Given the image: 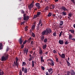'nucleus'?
Segmentation results:
<instances>
[{
	"instance_id": "obj_1",
	"label": "nucleus",
	"mask_w": 75,
	"mask_h": 75,
	"mask_svg": "<svg viewBox=\"0 0 75 75\" xmlns=\"http://www.w3.org/2000/svg\"><path fill=\"white\" fill-rule=\"evenodd\" d=\"M52 33V30L51 29L49 28H47L45 30L43 31L42 33V35L41 36L40 39L41 40L43 41L44 40V35H49L51 33Z\"/></svg>"
},
{
	"instance_id": "obj_2",
	"label": "nucleus",
	"mask_w": 75,
	"mask_h": 75,
	"mask_svg": "<svg viewBox=\"0 0 75 75\" xmlns=\"http://www.w3.org/2000/svg\"><path fill=\"white\" fill-rule=\"evenodd\" d=\"M8 55H7L5 56H3L1 58V61H6L7 59H8Z\"/></svg>"
},
{
	"instance_id": "obj_3",
	"label": "nucleus",
	"mask_w": 75,
	"mask_h": 75,
	"mask_svg": "<svg viewBox=\"0 0 75 75\" xmlns=\"http://www.w3.org/2000/svg\"><path fill=\"white\" fill-rule=\"evenodd\" d=\"M23 17L24 20L27 21L29 19V17L28 16H26V14H23Z\"/></svg>"
},
{
	"instance_id": "obj_4",
	"label": "nucleus",
	"mask_w": 75,
	"mask_h": 75,
	"mask_svg": "<svg viewBox=\"0 0 75 75\" xmlns=\"http://www.w3.org/2000/svg\"><path fill=\"white\" fill-rule=\"evenodd\" d=\"M23 41H24V40L22 39L21 38H20L18 40V42L21 45L22 44V42H23Z\"/></svg>"
},
{
	"instance_id": "obj_5",
	"label": "nucleus",
	"mask_w": 75,
	"mask_h": 75,
	"mask_svg": "<svg viewBox=\"0 0 75 75\" xmlns=\"http://www.w3.org/2000/svg\"><path fill=\"white\" fill-rule=\"evenodd\" d=\"M61 10H63L64 11H68V9L65 7L62 6V7L60 8Z\"/></svg>"
},
{
	"instance_id": "obj_6",
	"label": "nucleus",
	"mask_w": 75,
	"mask_h": 75,
	"mask_svg": "<svg viewBox=\"0 0 75 75\" xmlns=\"http://www.w3.org/2000/svg\"><path fill=\"white\" fill-rule=\"evenodd\" d=\"M70 74L71 75H75V71L74 70H71L70 71Z\"/></svg>"
},
{
	"instance_id": "obj_7",
	"label": "nucleus",
	"mask_w": 75,
	"mask_h": 75,
	"mask_svg": "<svg viewBox=\"0 0 75 75\" xmlns=\"http://www.w3.org/2000/svg\"><path fill=\"white\" fill-rule=\"evenodd\" d=\"M33 6H34V5H33V4H31L28 6L29 9H30V10H31V8H33Z\"/></svg>"
},
{
	"instance_id": "obj_8",
	"label": "nucleus",
	"mask_w": 75,
	"mask_h": 75,
	"mask_svg": "<svg viewBox=\"0 0 75 75\" xmlns=\"http://www.w3.org/2000/svg\"><path fill=\"white\" fill-rule=\"evenodd\" d=\"M59 43L60 44H61V45H62V44H64V41L62 40H59Z\"/></svg>"
},
{
	"instance_id": "obj_9",
	"label": "nucleus",
	"mask_w": 75,
	"mask_h": 75,
	"mask_svg": "<svg viewBox=\"0 0 75 75\" xmlns=\"http://www.w3.org/2000/svg\"><path fill=\"white\" fill-rule=\"evenodd\" d=\"M66 61L67 63V66H68L69 67H71V64H70V63L69 62H68L67 60Z\"/></svg>"
},
{
	"instance_id": "obj_10",
	"label": "nucleus",
	"mask_w": 75,
	"mask_h": 75,
	"mask_svg": "<svg viewBox=\"0 0 75 75\" xmlns=\"http://www.w3.org/2000/svg\"><path fill=\"white\" fill-rule=\"evenodd\" d=\"M39 54L40 55H42V54L43 53V52H42V50H41V49H40L39 50Z\"/></svg>"
},
{
	"instance_id": "obj_11",
	"label": "nucleus",
	"mask_w": 75,
	"mask_h": 75,
	"mask_svg": "<svg viewBox=\"0 0 75 75\" xmlns=\"http://www.w3.org/2000/svg\"><path fill=\"white\" fill-rule=\"evenodd\" d=\"M60 57H61L62 58L64 59L65 57V55L63 53L62 54Z\"/></svg>"
},
{
	"instance_id": "obj_12",
	"label": "nucleus",
	"mask_w": 75,
	"mask_h": 75,
	"mask_svg": "<svg viewBox=\"0 0 75 75\" xmlns=\"http://www.w3.org/2000/svg\"><path fill=\"white\" fill-rule=\"evenodd\" d=\"M60 23H61L59 24V25L61 26H62V25L63 24H64V21H60Z\"/></svg>"
},
{
	"instance_id": "obj_13",
	"label": "nucleus",
	"mask_w": 75,
	"mask_h": 75,
	"mask_svg": "<svg viewBox=\"0 0 75 75\" xmlns=\"http://www.w3.org/2000/svg\"><path fill=\"white\" fill-rule=\"evenodd\" d=\"M40 58L41 62H44V60L43 59V57H42H42H40Z\"/></svg>"
},
{
	"instance_id": "obj_14",
	"label": "nucleus",
	"mask_w": 75,
	"mask_h": 75,
	"mask_svg": "<svg viewBox=\"0 0 75 75\" xmlns=\"http://www.w3.org/2000/svg\"><path fill=\"white\" fill-rule=\"evenodd\" d=\"M49 63L50 64V65H51V66H54V62H53Z\"/></svg>"
},
{
	"instance_id": "obj_15",
	"label": "nucleus",
	"mask_w": 75,
	"mask_h": 75,
	"mask_svg": "<svg viewBox=\"0 0 75 75\" xmlns=\"http://www.w3.org/2000/svg\"><path fill=\"white\" fill-rule=\"evenodd\" d=\"M18 62H16V63L15 64V67H17V68H18Z\"/></svg>"
},
{
	"instance_id": "obj_16",
	"label": "nucleus",
	"mask_w": 75,
	"mask_h": 75,
	"mask_svg": "<svg viewBox=\"0 0 75 75\" xmlns=\"http://www.w3.org/2000/svg\"><path fill=\"white\" fill-rule=\"evenodd\" d=\"M3 49V44L2 43H0V50Z\"/></svg>"
},
{
	"instance_id": "obj_17",
	"label": "nucleus",
	"mask_w": 75,
	"mask_h": 75,
	"mask_svg": "<svg viewBox=\"0 0 75 75\" xmlns=\"http://www.w3.org/2000/svg\"><path fill=\"white\" fill-rule=\"evenodd\" d=\"M41 24H42V20L41 19H40L39 21V23L38 25V26H40V25Z\"/></svg>"
},
{
	"instance_id": "obj_18",
	"label": "nucleus",
	"mask_w": 75,
	"mask_h": 75,
	"mask_svg": "<svg viewBox=\"0 0 75 75\" xmlns=\"http://www.w3.org/2000/svg\"><path fill=\"white\" fill-rule=\"evenodd\" d=\"M48 8H49V7L48 6H46L45 8L44 9V10L46 11H47V10H48Z\"/></svg>"
},
{
	"instance_id": "obj_19",
	"label": "nucleus",
	"mask_w": 75,
	"mask_h": 75,
	"mask_svg": "<svg viewBox=\"0 0 75 75\" xmlns=\"http://www.w3.org/2000/svg\"><path fill=\"white\" fill-rule=\"evenodd\" d=\"M43 40V41L45 43H46V42H47V41H48V39H47V38H45Z\"/></svg>"
},
{
	"instance_id": "obj_20",
	"label": "nucleus",
	"mask_w": 75,
	"mask_h": 75,
	"mask_svg": "<svg viewBox=\"0 0 75 75\" xmlns=\"http://www.w3.org/2000/svg\"><path fill=\"white\" fill-rule=\"evenodd\" d=\"M46 47H47V45L46 44L44 45L42 47L43 50H45L46 48Z\"/></svg>"
},
{
	"instance_id": "obj_21",
	"label": "nucleus",
	"mask_w": 75,
	"mask_h": 75,
	"mask_svg": "<svg viewBox=\"0 0 75 75\" xmlns=\"http://www.w3.org/2000/svg\"><path fill=\"white\" fill-rule=\"evenodd\" d=\"M69 31L70 32H71V33H72V34H74V30L71 29L69 30Z\"/></svg>"
},
{
	"instance_id": "obj_22",
	"label": "nucleus",
	"mask_w": 75,
	"mask_h": 75,
	"mask_svg": "<svg viewBox=\"0 0 75 75\" xmlns=\"http://www.w3.org/2000/svg\"><path fill=\"white\" fill-rule=\"evenodd\" d=\"M54 7H55V6L54 5H52L51 6V9L53 10V9H54Z\"/></svg>"
},
{
	"instance_id": "obj_23",
	"label": "nucleus",
	"mask_w": 75,
	"mask_h": 75,
	"mask_svg": "<svg viewBox=\"0 0 75 75\" xmlns=\"http://www.w3.org/2000/svg\"><path fill=\"white\" fill-rule=\"evenodd\" d=\"M47 69L49 72H51L52 71V68H50V69Z\"/></svg>"
},
{
	"instance_id": "obj_24",
	"label": "nucleus",
	"mask_w": 75,
	"mask_h": 75,
	"mask_svg": "<svg viewBox=\"0 0 75 75\" xmlns=\"http://www.w3.org/2000/svg\"><path fill=\"white\" fill-rule=\"evenodd\" d=\"M23 51L25 52H28V49L26 48H25L23 50Z\"/></svg>"
},
{
	"instance_id": "obj_25",
	"label": "nucleus",
	"mask_w": 75,
	"mask_h": 75,
	"mask_svg": "<svg viewBox=\"0 0 75 75\" xmlns=\"http://www.w3.org/2000/svg\"><path fill=\"white\" fill-rule=\"evenodd\" d=\"M52 16V13L51 12L49 13L47 15V17H51Z\"/></svg>"
},
{
	"instance_id": "obj_26",
	"label": "nucleus",
	"mask_w": 75,
	"mask_h": 75,
	"mask_svg": "<svg viewBox=\"0 0 75 75\" xmlns=\"http://www.w3.org/2000/svg\"><path fill=\"white\" fill-rule=\"evenodd\" d=\"M32 36L33 37H35V33L33 32H32Z\"/></svg>"
},
{
	"instance_id": "obj_27",
	"label": "nucleus",
	"mask_w": 75,
	"mask_h": 75,
	"mask_svg": "<svg viewBox=\"0 0 75 75\" xmlns=\"http://www.w3.org/2000/svg\"><path fill=\"white\" fill-rule=\"evenodd\" d=\"M72 36L71 35H69V40H71V39H72Z\"/></svg>"
},
{
	"instance_id": "obj_28",
	"label": "nucleus",
	"mask_w": 75,
	"mask_h": 75,
	"mask_svg": "<svg viewBox=\"0 0 75 75\" xmlns=\"http://www.w3.org/2000/svg\"><path fill=\"white\" fill-rule=\"evenodd\" d=\"M24 72V73L25 74H27V68H25Z\"/></svg>"
},
{
	"instance_id": "obj_29",
	"label": "nucleus",
	"mask_w": 75,
	"mask_h": 75,
	"mask_svg": "<svg viewBox=\"0 0 75 75\" xmlns=\"http://www.w3.org/2000/svg\"><path fill=\"white\" fill-rule=\"evenodd\" d=\"M33 57H30L29 59H28L29 61H32V59H33Z\"/></svg>"
},
{
	"instance_id": "obj_30",
	"label": "nucleus",
	"mask_w": 75,
	"mask_h": 75,
	"mask_svg": "<svg viewBox=\"0 0 75 75\" xmlns=\"http://www.w3.org/2000/svg\"><path fill=\"white\" fill-rule=\"evenodd\" d=\"M53 35L54 36V37H56V36H57V33L55 32H54L53 33Z\"/></svg>"
},
{
	"instance_id": "obj_31",
	"label": "nucleus",
	"mask_w": 75,
	"mask_h": 75,
	"mask_svg": "<svg viewBox=\"0 0 75 75\" xmlns=\"http://www.w3.org/2000/svg\"><path fill=\"white\" fill-rule=\"evenodd\" d=\"M40 14H41V12H38L37 13V15L38 16H39L40 15Z\"/></svg>"
},
{
	"instance_id": "obj_32",
	"label": "nucleus",
	"mask_w": 75,
	"mask_h": 75,
	"mask_svg": "<svg viewBox=\"0 0 75 75\" xmlns=\"http://www.w3.org/2000/svg\"><path fill=\"white\" fill-rule=\"evenodd\" d=\"M35 28V25H33L32 26V27L31 29L32 30H34V29Z\"/></svg>"
},
{
	"instance_id": "obj_33",
	"label": "nucleus",
	"mask_w": 75,
	"mask_h": 75,
	"mask_svg": "<svg viewBox=\"0 0 75 75\" xmlns=\"http://www.w3.org/2000/svg\"><path fill=\"white\" fill-rule=\"evenodd\" d=\"M62 13L64 16H66V15H67V13L65 12H63Z\"/></svg>"
},
{
	"instance_id": "obj_34",
	"label": "nucleus",
	"mask_w": 75,
	"mask_h": 75,
	"mask_svg": "<svg viewBox=\"0 0 75 75\" xmlns=\"http://www.w3.org/2000/svg\"><path fill=\"white\" fill-rule=\"evenodd\" d=\"M26 65V63L25 62H23L22 63V66H25Z\"/></svg>"
},
{
	"instance_id": "obj_35",
	"label": "nucleus",
	"mask_w": 75,
	"mask_h": 75,
	"mask_svg": "<svg viewBox=\"0 0 75 75\" xmlns=\"http://www.w3.org/2000/svg\"><path fill=\"white\" fill-rule=\"evenodd\" d=\"M35 5L36 6V7H38V6H40V3H38L35 4Z\"/></svg>"
},
{
	"instance_id": "obj_36",
	"label": "nucleus",
	"mask_w": 75,
	"mask_h": 75,
	"mask_svg": "<svg viewBox=\"0 0 75 75\" xmlns=\"http://www.w3.org/2000/svg\"><path fill=\"white\" fill-rule=\"evenodd\" d=\"M32 67H34V61H32Z\"/></svg>"
},
{
	"instance_id": "obj_37",
	"label": "nucleus",
	"mask_w": 75,
	"mask_h": 75,
	"mask_svg": "<svg viewBox=\"0 0 75 75\" xmlns=\"http://www.w3.org/2000/svg\"><path fill=\"white\" fill-rule=\"evenodd\" d=\"M30 41H31V38H30L27 41L28 42H30Z\"/></svg>"
},
{
	"instance_id": "obj_38",
	"label": "nucleus",
	"mask_w": 75,
	"mask_h": 75,
	"mask_svg": "<svg viewBox=\"0 0 75 75\" xmlns=\"http://www.w3.org/2000/svg\"><path fill=\"white\" fill-rule=\"evenodd\" d=\"M3 74H4L3 71H2V72L0 71V75H3Z\"/></svg>"
},
{
	"instance_id": "obj_39",
	"label": "nucleus",
	"mask_w": 75,
	"mask_h": 75,
	"mask_svg": "<svg viewBox=\"0 0 75 75\" xmlns=\"http://www.w3.org/2000/svg\"><path fill=\"white\" fill-rule=\"evenodd\" d=\"M24 45L22 44L21 45V48L22 49L23 48H24Z\"/></svg>"
},
{
	"instance_id": "obj_40",
	"label": "nucleus",
	"mask_w": 75,
	"mask_h": 75,
	"mask_svg": "<svg viewBox=\"0 0 75 75\" xmlns=\"http://www.w3.org/2000/svg\"><path fill=\"white\" fill-rule=\"evenodd\" d=\"M62 31H61L60 33V34L59 35V37H60L61 36V35H62Z\"/></svg>"
},
{
	"instance_id": "obj_41",
	"label": "nucleus",
	"mask_w": 75,
	"mask_h": 75,
	"mask_svg": "<svg viewBox=\"0 0 75 75\" xmlns=\"http://www.w3.org/2000/svg\"><path fill=\"white\" fill-rule=\"evenodd\" d=\"M68 16L70 17H71V16H72V13H69L68 14Z\"/></svg>"
},
{
	"instance_id": "obj_42",
	"label": "nucleus",
	"mask_w": 75,
	"mask_h": 75,
	"mask_svg": "<svg viewBox=\"0 0 75 75\" xmlns=\"http://www.w3.org/2000/svg\"><path fill=\"white\" fill-rule=\"evenodd\" d=\"M34 18H33V19H34L35 18H36L38 17V16H37V15H34Z\"/></svg>"
},
{
	"instance_id": "obj_43",
	"label": "nucleus",
	"mask_w": 75,
	"mask_h": 75,
	"mask_svg": "<svg viewBox=\"0 0 75 75\" xmlns=\"http://www.w3.org/2000/svg\"><path fill=\"white\" fill-rule=\"evenodd\" d=\"M56 61L57 62H59V60H58V58H56Z\"/></svg>"
},
{
	"instance_id": "obj_44",
	"label": "nucleus",
	"mask_w": 75,
	"mask_h": 75,
	"mask_svg": "<svg viewBox=\"0 0 75 75\" xmlns=\"http://www.w3.org/2000/svg\"><path fill=\"white\" fill-rule=\"evenodd\" d=\"M19 75H22V71H21V70L20 71Z\"/></svg>"
},
{
	"instance_id": "obj_45",
	"label": "nucleus",
	"mask_w": 75,
	"mask_h": 75,
	"mask_svg": "<svg viewBox=\"0 0 75 75\" xmlns=\"http://www.w3.org/2000/svg\"><path fill=\"white\" fill-rule=\"evenodd\" d=\"M41 69L42 70H43V71H44L45 70V68H44V67H43V66L41 67Z\"/></svg>"
},
{
	"instance_id": "obj_46",
	"label": "nucleus",
	"mask_w": 75,
	"mask_h": 75,
	"mask_svg": "<svg viewBox=\"0 0 75 75\" xmlns=\"http://www.w3.org/2000/svg\"><path fill=\"white\" fill-rule=\"evenodd\" d=\"M21 13H22V14H24V13H25V12L24 11H23V10H22L21 11Z\"/></svg>"
},
{
	"instance_id": "obj_47",
	"label": "nucleus",
	"mask_w": 75,
	"mask_h": 75,
	"mask_svg": "<svg viewBox=\"0 0 75 75\" xmlns=\"http://www.w3.org/2000/svg\"><path fill=\"white\" fill-rule=\"evenodd\" d=\"M37 8H38V9H40V8H41V6L39 5V6H37Z\"/></svg>"
},
{
	"instance_id": "obj_48",
	"label": "nucleus",
	"mask_w": 75,
	"mask_h": 75,
	"mask_svg": "<svg viewBox=\"0 0 75 75\" xmlns=\"http://www.w3.org/2000/svg\"><path fill=\"white\" fill-rule=\"evenodd\" d=\"M16 62H18V58H17V57H16Z\"/></svg>"
},
{
	"instance_id": "obj_49",
	"label": "nucleus",
	"mask_w": 75,
	"mask_h": 75,
	"mask_svg": "<svg viewBox=\"0 0 75 75\" xmlns=\"http://www.w3.org/2000/svg\"><path fill=\"white\" fill-rule=\"evenodd\" d=\"M25 29L26 31H27L28 30V29H27V27H26L25 28Z\"/></svg>"
},
{
	"instance_id": "obj_50",
	"label": "nucleus",
	"mask_w": 75,
	"mask_h": 75,
	"mask_svg": "<svg viewBox=\"0 0 75 75\" xmlns=\"http://www.w3.org/2000/svg\"><path fill=\"white\" fill-rule=\"evenodd\" d=\"M26 42H27V40H25L23 42V44H26Z\"/></svg>"
},
{
	"instance_id": "obj_51",
	"label": "nucleus",
	"mask_w": 75,
	"mask_h": 75,
	"mask_svg": "<svg viewBox=\"0 0 75 75\" xmlns=\"http://www.w3.org/2000/svg\"><path fill=\"white\" fill-rule=\"evenodd\" d=\"M70 73H71V71H68L67 72V75H69Z\"/></svg>"
},
{
	"instance_id": "obj_52",
	"label": "nucleus",
	"mask_w": 75,
	"mask_h": 75,
	"mask_svg": "<svg viewBox=\"0 0 75 75\" xmlns=\"http://www.w3.org/2000/svg\"><path fill=\"white\" fill-rule=\"evenodd\" d=\"M9 50V48H8V47H7L6 50V52L8 51Z\"/></svg>"
},
{
	"instance_id": "obj_53",
	"label": "nucleus",
	"mask_w": 75,
	"mask_h": 75,
	"mask_svg": "<svg viewBox=\"0 0 75 75\" xmlns=\"http://www.w3.org/2000/svg\"><path fill=\"white\" fill-rule=\"evenodd\" d=\"M22 71L23 72H24V70H25V69H24V67H23L22 68Z\"/></svg>"
},
{
	"instance_id": "obj_54",
	"label": "nucleus",
	"mask_w": 75,
	"mask_h": 75,
	"mask_svg": "<svg viewBox=\"0 0 75 75\" xmlns=\"http://www.w3.org/2000/svg\"><path fill=\"white\" fill-rule=\"evenodd\" d=\"M53 53H54V54H56V53H57V51H56V50H53Z\"/></svg>"
},
{
	"instance_id": "obj_55",
	"label": "nucleus",
	"mask_w": 75,
	"mask_h": 75,
	"mask_svg": "<svg viewBox=\"0 0 75 75\" xmlns=\"http://www.w3.org/2000/svg\"><path fill=\"white\" fill-rule=\"evenodd\" d=\"M71 41H75V39L74 38H72L71 39Z\"/></svg>"
},
{
	"instance_id": "obj_56",
	"label": "nucleus",
	"mask_w": 75,
	"mask_h": 75,
	"mask_svg": "<svg viewBox=\"0 0 75 75\" xmlns=\"http://www.w3.org/2000/svg\"><path fill=\"white\" fill-rule=\"evenodd\" d=\"M25 23V21H23V22H21V25H22L23 24H24Z\"/></svg>"
},
{
	"instance_id": "obj_57",
	"label": "nucleus",
	"mask_w": 75,
	"mask_h": 75,
	"mask_svg": "<svg viewBox=\"0 0 75 75\" xmlns=\"http://www.w3.org/2000/svg\"><path fill=\"white\" fill-rule=\"evenodd\" d=\"M34 44V42H33V41H31V44L32 45H33Z\"/></svg>"
},
{
	"instance_id": "obj_58",
	"label": "nucleus",
	"mask_w": 75,
	"mask_h": 75,
	"mask_svg": "<svg viewBox=\"0 0 75 75\" xmlns=\"http://www.w3.org/2000/svg\"><path fill=\"white\" fill-rule=\"evenodd\" d=\"M46 75H49V74L48 73V72L47 71L46 72Z\"/></svg>"
},
{
	"instance_id": "obj_59",
	"label": "nucleus",
	"mask_w": 75,
	"mask_h": 75,
	"mask_svg": "<svg viewBox=\"0 0 75 75\" xmlns=\"http://www.w3.org/2000/svg\"><path fill=\"white\" fill-rule=\"evenodd\" d=\"M40 26H38V25L37 27V29L38 30H39V27Z\"/></svg>"
},
{
	"instance_id": "obj_60",
	"label": "nucleus",
	"mask_w": 75,
	"mask_h": 75,
	"mask_svg": "<svg viewBox=\"0 0 75 75\" xmlns=\"http://www.w3.org/2000/svg\"><path fill=\"white\" fill-rule=\"evenodd\" d=\"M68 42L67 41H66L65 42V44L66 45H67V44H68Z\"/></svg>"
},
{
	"instance_id": "obj_61",
	"label": "nucleus",
	"mask_w": 75,
	"mask_h": 75,
	"mask_svg": "<svg viewBox=\"0 0 75 75\" xmlns=\"http://www.w3.org/2000/svg\"><path fill=\"white\" fill-rule=\"evenodd\" d=\"M71 1H72L73 3H75V0H71Z\"/></svg>"
},
{
	"instance_id": "obj_62",
	"label": "nucleus",
	"mask_w": 75,
	"mask_h": 75,
	"mask_svg": "<svg viewBox=\"0 0 75 75\" xmlns=\"http://www.w3.org/2000/svg\"><path fill=\"white\" fill-rule=\"evenodd\" d=\"M48 1H49V0H45L46 3H48Z\"/></svg>"
},
{
	"instance_id": "obj_63",
	"label": "nucleus",
	"mask_w": 75,
	"mask_h": 75,
	"mask_svg": "<svg viewBox=\"0 0 75 75\" xmlns=\"http://www.w3.org/2000/svg\"><path fill=\"white\" fill-rule=\"evenodd\" d=\"M50 61H51V62H54V61H53V60H52V59H50Z\"/></svg>"
},
{
	"instance_id": "obj_64",
	"label": "nucleus",
	"mask_w": 75,
	"mask_h": 75,
	"mask_svg": "<svg viewBox=\"0 0 75 75\" xmlns=\"http://www.w3.org/2000/svg\"><path fill=\"white\" fill-rule=\"evenodd\" d=\"M48 52L47 51L45 53V54H48Z\"/></svg>"
}]
</instances>
